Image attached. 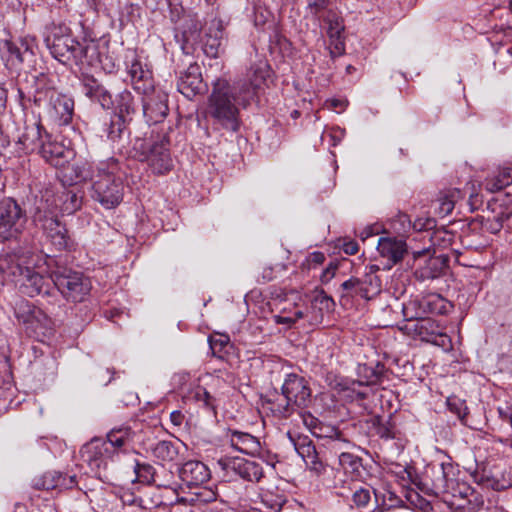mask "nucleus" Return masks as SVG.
Segmentation results:
<instances>
[{
    "label": "nucleus",
    "instance_id": "nucleus-44",
    "mask_svg": "<svg viewBox=\"0 0 512 512\" xmlns=\"http://www.w3.org/2000/svg\"><path fill=\"white\" fill-rule=\"evenodd\" d=\"M387 372L388 370L381 362H376L373 366L365 365L363 367V375L368 385L381 384L387 378Z\"/></svg>",
    "mask_w": 512,
    "mask_h": 512
},
{
    "label": "nucleus",
    "instance_id": "nucleus-51",
    "mask_svg": "<svg viewBox=\"0 0 512 512\" xmlns=\"http://www.w3.org/2000/svg\"><path fill=\"white\" fill-rule=\"evenodd\" d=\"M304 462L307 468L315 472L317 475H321L326 469L323 462L319 459L317 451L304 460Z\"/></svg>",
    "mask_w": 512,
    "mask_h": 512
},
{
    "label": "nucleus",
    "instance_id": "nucleus-12",
    "mask_svg": "<svg viewBox=\"0 0 512 512\" xmlns=\"http://www.w3.org/2000/svg\"><path fill=\"white\" fill-rule=\"evenodd\" d=\"M270 77V66L265 60H259L250 66L245 77L234 84L239 94V99L246 107L252 101L260 89L266 85Z\"/></svg>",
    "mask_w": 512,
    "mask_h": 512
},
{
    "label": "nucleus",
    "instance_id": "nucleus-14",
    "mask_svg": "<svg viewBox=\"0 0 512 512\" xmlns=\"http://www.w3.org/2000/svg\"><path fill=\"white\" fill-rule=\"evenodd\" d=\"M217 465L224 476H239L245 481L259 482L263 477V468L260 463L240 457H221Z\"/></svg>",
    "mask_w": 512,
    "mask_h": 512
},
{
    "label": "nucleus",
    "instance_id": "nucleus-9",
    "mask_svg": "<svg viewBox=\"0 0 512 512\" xmlns=\"http://www.w3.org/2000/svg\"><path fill=\"white\" fill-rule=\"evenodd\" d=\"M26 222V211L16 200L8 197L0 201V242H21Z\"/></svg>",
    "mask_w": 512,
    "mask_h": 512
},
{
    "label": "nucleus",
    "instance_id": "nucleus-47",
    "mask_svg": "<svg viewBox=\"0 0 512 512\" xmlns=\"http://www.w3.org/2000/svg\"><path fill=\"white\" fill-rule=\"evenodd\" d=\"M376 434L385 440L397 438V429L395 423L389 417L386 421H382L380 417H377L374 421Z\"/></svg>",
    "mask_w": 512,
    "mask_h": 512
},
{
    "label": "nucleus",
    "instance_id": "nucleus-36",
    "mask_svg": "<svg viewBox=\"0 0 512 512\" xmlns=\"http://www.w3.org/2000/svg\"><path fill=\"white\" fill-rule=\"evenodd\" d=\"M3 48L7 51V61L13 66L22 64L28 56L33 55L27 41L22 39L18 43L7 40L4 42Z\"/></svg>",
    "mask_w": 512,
    "mask_h": 512
},
{
    "label": "nucleus",
    "instance_id": "nucleus-13",
    "mask_svg": "<svg viewBox=\"0 0 512 512\" xmlns=\"http://www.w3.org/2000/svg\"><path fill=\"white\" fill-rule=\"evenodd\" d=\"M341 300L361 298L370 300L381 292V280L377 275L364 274L351 277L340 285Z\"/></svg>",
    "mask_w": 512,
    "mask_h": 512
},
{
    "label": "nucleus",
    "instance_id": "nucleus-21",
    "mask_svg": "<svg viewBox=\"0 0 512 512\" xmlns=\"http://www.w3.org/2000/svg\"><path fill=\"white\" fill-rule=\"evenodd\" d=\"M46 112L57 125H68L71 123L74 114V100L72 97L57 91L55 96H52Z\"/></svg>",
    "mask_w": 512,
    "mask_h": 512
},
{
    "label": "nucleus",
    "instance_id": "nucleus-58",
    "mask_svg": "<svg viewBox=\"0 0 512 512\" xmlns=\"http://www.w3.org/2000/svg\"><path fill=\"white\" fill-rule=\"evenodd\" d=\"M307 261L313 266L321 265L325 261V255L322 252L316 251L308 256Z\"/></svg>",
    "mask_w": 512,
    "mask_h": 512
},
{
    "label": "nucleus",
    "instance_id": "nucleus-37",
    "mask_svg": "<svg viewBox=\"0 0 512 512\" xmlns=\"http://www.w3.org/2000/svg\"><path fill=\"white\" fill-rule=\"evenodd\" d=\"M130 122L121 118L116 114H112L108 123L104 125V133L106 137L113 143L121 141L124 136L130 134L129 126Z\"/></svg>",
    "mask_w": 512,
    "mask_h": 512
},
{
    "label": "nucleus",
    "instance_id": "nucleus-42",
    "mask_svg": "<svg viewBox=\"0 0 512 512\" xmlns=\"http://www.w3.org/2000/svg\"><path fill=\"white\" fill-rule=\"evenodd\" d=\"M69 179L75 183L91 180L92 182L96 178V172L92 165L87 161H80L74 163L70 167V173L67 175Z\"/></svg>",
    "mask_w": 512,
    "mask_h": 512
},
{
    "label": "nucleus",
    "instance_id": "nucleus-27",
    "mask_svg": "<svg viewBox=\"0 0 512 512\" xmlns=\"http://www.w3.org/2000/svg\"><path fill=\"white\" fill-rule=\"evenodd\" d=\"M76 485V475H67L59 471H48L32 480L36 490L72 489Z\"/></svg>",
    "mask_w": 512,
    "mask_h": 512
},
{
    "label": "nucleus",
    "instance_id": "nucleus-43",
    "mask_svg": "<svg viewBox=\"0 0 512 512\" xmlns=\"http://www.w3.org/2000/svg\"><path fill=\"white\" fill-rule=\"evenodd\" d=\"M209 346L214 357L224 359L228 350L232 348L230 337L226 334L216 333L209 336Z\"/></svg>",
    "mask_w": 512,
    "mask_h": 512
},
{
    "label": "nucleus",
    "instance_id": "nucleus-15",
    "mask_svg": "<svg viewBox=\"0 0 512 512\" xmlns=\"http://www.w3.org/2000/svg\"><path fill=\"white\" fill-rule=\"evenodd\" d=\"M20 290L29 297L41 295L42 297H55L56 288L53 280V271L50 275H42L35 270L25 267V272L21 275Z\"/></svg>",
    "mask_w": 512,
    "mask_h": 512
},
{
    "label": "nucleus",
    "instance_id": "nucleus-31",
    "mask_svg": "<svg viewBox=\"0 0 512 512\" xmlns=\"http://www.w3.org/2000/svg\"><path fill=\"white\" fill-rule=\"evenodd\" d=\"M231 446L244 454L257 455L260 453L261 444L257 437L238 430H229Z\"/></svg>",
    "mask_w": 512,
    "mask_h": 512
},
{
    "label": "nucleus",
    "instance_id": "nucleus-49",
    "mask_svg": "<svg viewBox=\"0 0 512 512\" xmlns=\"http://www.w3.org/2000/svg\"><path fill=\"white\" fill-rule=\"evenodd\" d=\"M43 298L45 299V303H43L45 311L53 317L60 316L61 312L63 311V308L65 307L60 293L56 292L55 297Z\"/></svg>",
    "mask_w": 512,
    "mask_h": 512
},
{
    "label": "nucleus",
    "instance_id": "nucleus-34",
    "mask_svg": "<svg viewBox=\"0 0 512 512\" xmlns=\"http://www.w3.org/2000/svg\"><path fill=\"white\" fill-rule=\"evenodd\" d=\"M114 114L131 122L132 116L138 109V101L134 95L127 89L121 91L114 100Z\"/></svg>",
    "mask_w": 512,
    "mask_h": 512
},
{
    "label": "nucleus",
    "instance_id": "nucleus-11",
    "mask_svg": "<svg viewBox=\"0 0 512 512\" xmlns=\"http://www.w3.org/2000/svg\"><path fill=\"white\" fill-rule=\"evenodd\" d=\"M35 249V243L32 237H23L19 245L11 251L0 253V279L20 280L25 272V267L21 260L29 257Z\"/></svg>",
    "mask_w": 512,
    "mask_h": 512
},
{
    "label": "nucleus",
    "instance_id": "nucleus-54",
    "mask_svg": "<svg viewBox=\"0 0 512 512\" xmlns=\"http://www.w3.org/2000/svg\"><path fill=\"white\" fill-rule=\"evenodd\" d=\"M338 269L337 262H330L326 269L322 272L320 277L322 283H328L334 276Z\"/></svg>",
    "mask_w": 512,
    "mask_h": 512
},
{
    "label": "nucleus",
    "instance_id": "nucleus-19",
    "mask_svg": "<svg viewBox=\"0 0 512 512\" xmlns=\"http://www.w3.org/2000/svg\"><path fill=\"white\" fill-rule=\"evenodd\" d=\"M80 84L83 94L92 102L99 104L103 109L114 107V99L109 89L90 74H82Z\"/></svg>",
    "mask_w": 512,
    "mask_h": 512
},
{
    "label": "nucleus",
    "instance_id": "nucleus-48",
    "mask_svg": "<svg viewBox=\"0 0 512 512\" xmlns=\"http://www.w3.org/2000/svg\"><path fill=\"white\" fill-rule=\"evenodd\" d=\"M191 397L196 402L203 403L205 408L214 410L215 409V398L206 390L203 386H197L191 391Z\"/></svg>",
    "mask_w": 512,
    "mask_h": 512
},
{
    "label": "nucleus",
    "instance_id": "nucleus-4",
    "mask_svg": "<svg viewBox=\"0 0 512 512\" xmlns=\"http://www.w3.org/2000/svg\"><path fill=\"white\" fill-rule=\"evenodd\" d=\"M272 414L279 419H288L295 412L304 410L312 403V389L309 381L296 373H290L286 376L281 394L277 392L273 398H269Z\"/></svg>",
    "mask_w": 512,
    "mask_h": 512
},
{
    "label": "nucleus",
    "instance_id": "nucleus-40",
    "mask_svg": "<svg viewBox=\"0 0 512 512\" xmlns=\"http://www.w3.org/2000/svg\"><path fill=\"white\" fill-rule=\"evenodd\" d=\"M134 471L140 482H146L148 484H154L158 488L172 489L173 491H176L171 484L160 483L159 476L156 473L155 468L148 463L136 462Z\"/></svg>",
    "mask_w": 512,
    "mask_h": 512
},
{
    "label": "nucleus",
    "instance_id": "nucleus-57",
    "mask_svg": "<svg viewBox=\"0 0 512 512\" xmlns=\"http://www.w3.org/2000/svg\"><path fill=\"white\" fill-rule=\"evenodd\" d=\"M98 65H100L106 73L114 72L117 67L113 59L109 56L102 57V62H99Z\"/></svg>",
    "mask_w": 512,
    "mask_h": 512
},
{
    "label": "nucleus",
    "instance_id": "nucleus-1",
    "mask_svg": "<svg viewBox=\"0 0 512 512\" xmlns=\"http://www.w3.org/2000/svg\"><path fill=\"white\" fill-rule=\"evenodd\" d=\"M51 55L64 65L95 67L102 62L99 45L95 41H78L65 25L54 26L45 38Z\"/></svg>",
    "mask_w": 512,
    "mask_h": 512
},
{
    "label": "nucleus",
    "instance_id": "nucleus-24",
    "mask_svg": "<svg viewBox=\"0 0 512 512\" xmlns=\"http://www.w3.org/2000/svg\"><path fill=\"white\" fill-rule=\"evenodd\" d=\"M377 250L381 257L387 260L386 267L392 268L400 263L408 254L406 241L396 237H380L377 244Z\"/></svg>",
    "mask_w": 512,
    "mask_h": 512
},
{
    "label": "nucleus",
    "instance_id": "nucleus-3",
    "mask_svg": "<svg viewBox=\"0 0 512 512\" xmlns=\"http://www.w3.org/2000/svg\"><path fill=\"white\" fill-rule=\"evenodd\" d=\"M238 105L243 103L239 99L236 85H231L226 79H216L212 84L206 108V114L212 119L213 124L228 131H238L240 128Z\"/></svg>",
    "mask_w": 512,
    "mask_h": 512
},
{
    "label": "nucleus",
    "instance_id": "nucleus-29",
    "mask_svg": "<svg viewBox=\"0 0 512 512\" xmlns=\"http://www.w3.org/2000/svg\"><path fill=\"white\" fill-rule=\"evenodd\" d=\"M127 69L135 90L146 93L153 88L152 71L138 57L134 56L127 63Z\"/></svg>",
    "mask_w": 512,
    "mask_h": 512
},
{
    "label": "nucleus",
    "instance_id": "nucleus-61",
    "mask_svg": "<svg viewBox=\"0 0 512 512\" xmlns=\"http://www.w3.org/2000/svg\"><path fill=\"white\" fill-rule=\"evenodd\" d=\"M494 218L502 223V226H504V223L512 218V208H505L501 210L494 216Z\"/></svg>",
    "mask_w": 512,
    "mask_h": 512
},
{
    "label": "nucleus",
    "instance_id": "nucleus-56",
    "mask_svg": "<svg viewBox=\"0 0 512 512\" xmlns=\"http://www.w3.org/2000/svg\"><path fill=\"white\" fill-rule=\"evenodd\" d=\"M485 187L489 192L493 193L502 190L506 186L503 184V180L497 175L496 177L487 180Z\"/></svg>",
    "mask_w": 512,
    "mask_h": 512
},
{
    "label": "nucleus",
    "instance_id": "nucleus-25",
    "mask_svg": "<svg viewBox=\"0 0 512 512\" xmlns=\"http://www.w3.org/2000/svg\"><path fill=\"white\" fill-rule=\"evenodd\" d=\"M304 425L311 433L318 438H328L331 440L332 448H340V444H349L342 432L335 427L324 425L318 418L310 413L301 414Z\"/></svg>",
    "mask_w": 512,
    "mask_h": 512
},
{
    "label": "nucleus",
    "instance_id": "nucleus-64",
    "mask_svg": "<svg viewBox=\"0 0 512 512\" xmlns=\"http://www.w3.org/2000/svg\"><path fill=\"white\" fill-rule=\"evenodd\" d=\"M343 251L347 255H354L359 251V245L355 241H348L343 244Z\"/></svg>",
    "mask_w": 512,
    "mask_h": 512
},
{
    "label": "nucleus",
    "instance_id": "nucleus-50",
    "mask_svg": "<svg viewBox=\"0 0 512 512\" xmlns=\"http://www.w3.org/2000/svg\"><path fill=\"white\" fill-rule=\"evenodd\" d=\"M451 304L439 295H433L427 300V307L431 313L446 314Z\"/></svg>",
    "mask_w": 512,
    "mask_h": 512
},
{
    "label": "nucleus",
    "instance_id": "nucleus-5",
    "mask_svg": "<svg viewBox=\"0 0 512 512\" xmlns=\"http://www.w3.org/2000/svg\"><path fill=\"white\" fill-rule=\"evenodd\" d=\"M136 433L128 426L113 428L108 432L106 439L92 438L80 450L82 459L92 471L106 468L108 460L128 446Z\"/></svg>",
    "mask_w": 512,
    "mask_h": 512
},
{
    "label": "nucleus",
    "instance_id": "nucleus-20",
    "mask_svg": "<svg viewBox=\"0 0 512 512\" xmlns=\"http://www.w3.org/2000/svg\"><path fill=\"white\" fill-rule=\"evenodd\" d=\"M413 337H418L422 341L437 343V338L446 337L441 332L440 325L432 318L407 319V323L402 328Z\"/></svg>",
    "mask_w": 512,
    "mask_h": 512
},
{
    "label": "nucleus",
    "instance_id": "nucleus-35",
    "mask_svg": "<svg viewBox=\"0 0 512 512\" xmlns=\"http://www.w3.org/2000/svg\"><path fill=\"white\" fill-rule=\"evenodd\" d=\"M54 326L52 316L43 309L37 307L32 315L31 322L26 327V332L38 338L45 336L47 331H51Z\"/></svg>",
    "mask_w": 512,
    "mask_h": 512
},
{
    "label": "nucleus",
    "instance_id": "nucleus-30",
    "mask_svg": "<svg viewBox=\"0 0 512 512\" xmlns=\"http://www.w3.org/2000/svg\"><path fill=\"white\" fill-rule=\"evenodd\" d=\"M179 476L188 487H197L210 479V471L203 462L189 460L179 469Z\"/></svg>",
    "mask_w": 512,
    "mask_h": 512
},
{
    "label": "nucleus",
    "instance_id": "nucleus-8",
    "mask_svg": "<svg viewBox=\"0 0 512 512\" xmlns=\"http://www.w3.org/2000/svg\"><path fill=\"white\" fill-rule=\"evenodd\" d=\"M56 292L68 302L81 303L90 295L92 283L82 271L59 267L53 271Z\"/></svg>",
    "mask_w": 512,
    "mask_h": 512
},
{
    "label": "nucleus",
    "instance_id": "nucleus-6",
    "mask_svg": "<svg viewBox=\"0 0 512 512\" xmlns=\"http://www.w3.org/2000/svg\"><path fill=\"white\" fill-rule=\"evenodd\" d=\"M118 170V160L114 158L100 163L91 186V198L106 209L117 207L123 200L124 185L122 179L116 176Z\"/></svg>",
    "mask_w": 512,
    "mask_h": 512
},
{
    "label": "nucleus",
    "instance_id": "nucleus-28",
    "mask_svg": "<svg viewBox=\"0 0 512 512\" xmlns=\"http://www.w3.org/2000/svg\"><path fill=\"white\" fill-rule=\"evenodd\" d=\"M49 133L39 121L26 123L24 131L18 138V143L27 153L38 152Z\"/></svg>",
    "mask_w": 512,
    "mask_h": 512
},
{
    "label": "nucleus",
    "instance_id": "nucleus-7",
    "mask_svg": "<svg viewBox=\"0 0 512 512\" xmlns=\"http://www.w3.org/2000/svg\"><path fill=\"white\" fill-rule=\"evenodd\" d=\"M132 151L133 157L140 162H146L156 175H164L173 168L170 140L166 134L150 139L136 138Z\"/></svg>",
    "mask_w": 512,
    "mask_h": 512
},
{
    "label": "nucleus",
    "instance_id": "nucleus-17",
    "mask_svg": "<svg viewBox=\"0 0 512 512\" xmlns=\"http://www.w3.org/2000/svg\"><path fill=\"white\" fill-rule=\"evenodd\" d=\"M180 35H176V41L180 44L185 56H194L202 41V22L196 14L184 17L180 26Z\"/></svg>",
    "mask_w": 512,
    "mask_h": 512
},
{
    "label": "nucleus",
    "instance_id": "nucleus-38",
    "mask_svg": "<svg viewBox=\"0 0 512 512\" xmlns=\"http://www.w3.org/2000/svg\"><path fill=\"white\" fill-rule=\"evenodd\" d=\"M351 492V507L361 510L366 508L371 502L372 495L375 494V490L369 485H362L357 482H351L349 487Z\"/></svg>",
    "mask_w": 512,
    "mask_h": 512
},
{
    "label": "nucleus",
    "instance_id": "nucleus-10",
    "mask_svg": "<svg viewBox=\"0 0 512 512\" xmlns=\"http://www.w3.org/2000/svg\"><path fill=\"white\" fill-rule=\"evenodd\" d=\"M57 89L51 85L49 76L45 73L26 76L24 82L18 88V93L23 101L33 103L38 108L47 109L52 96Z\"/></svg>",
    "mask_w": 512,
    "mask_h": 512
},
{
    "label": "nucleus",
    "instance_id": "nucleus-62",
    "mask_svg": "<svg viewBox=\"0 0 512 512\" xmlns=\"http://www.w3.org/2000/svg\"><path fill=\"white\" fill-rule=\"evenodd\" d=\"M498 176L503 180V184L505 186H508L512 183V168L511 167H505L502 170H500Z\"/></svg>",
    "mask_w": 512,
    "mask_h": 512
},
{
    "label": "nucleus",
    "instance_id": "nucleus-39",
    "mask_svg": "<svg viewBox=\"0 0 512 512\" xmlns=\"http://www.w3.org/2000/svg\"><path fill=\"white\" fill-rule=\"evenodd\" d=\"M151 452L161 462H173L178 460L180 445L172 441L162 440L152 447Z\"/></svg>",
    "mask_w": 512,
    "mask_h": 512
},
{
    "label": "nucleus",
    "instance_id": "nucleus-26",
    "mask_svg": "<svg viewBox=\"0 0 512 512\" xmlns=\"http://www.w3.org/2000/svg\"><path fill=\"white\" fill-rule=\"evenodd\" d=\"M223 33V26L219 20H212L205 29L200 44L201 50L207 57L217 58L224 51Z\"/></svg>",
    "mask_w": 512,
    "mask_h": 512
},
{
    "label": "nucleus",
    "instance_id": "nucleus-16",
    "mask_svg": "<svg viewBox=\"0 0 512 512\" xmlns=\"http://www.w3.org/2000/svg\"><path fill=\"white\" fill-rule=\"evenodd\" d=\"M177 74V89L186 98L192 99L207 92L208 85L203 80L201 67L196 61H190L188 67L179 69Z\"/></svg>",
    "mask_w": 512,
    "mask_h": 512
},
{
    "label": "nucleus",
    "instance_id": "nucleus-63",
    "mask_svg": "<svg viewBox=\"0 0 512 512\" xmlns=\"http://www.w3.org/2000/svg\"><path fill=\"white\" fill-rule=\"evenodd\" d=\"M500 418L511 425L512 427V407L498 408Z\"/></svg>",
    "mask_w": 512,
    "mask_h": 512
},
{
    "label": "nucleus",
    "instance_id": "nucleus-23",
    "mask_svg": "<svg viewBox=\"0 0 512 512\" xmlns=\"http://www.w3.org/2000/svg\"><path fill=\"white\" fill-rule=\"evenodd\" d=\"M453 468L454 465L450 461L440 464H428L424 478L417 484L421 485L422 489H443L452 475Z\"/></svg>",
    "mask_w": 512,
    "mask_h": 512
},
{
    "label": "nucleus",
    "instance_id": "nucleus-52",
    "mask_svg": "<svg viewBox=\"0 0 512 512\" xmlns=\"http://www.w3.org/2000/svg\"><path fill=\"white\" fill-rule=\"evenodd\" d=\"M454 200L447 197L445 194L439 198V215L442 217L450 214L454 209Z\"/></svg>",
    "mask_w": 512,
    "mask_h": 512
},
{
    "label": "nucleus",
    "instance_id": "nucleus-2",
    "mask_svg": "<svg viewBox=\"0 0 512 512\" xmlns=\"http://www.w3.org/2000/svg\"><path fill=\"white\" fill-rule=\"evenodd\" d=\"M31 219L56 251H71L75 248L66 224L59 219L58 205L51 189L42 190L35 196Z\"/></svg>",
    "mask_w": 512,
    "mask_h": 512
},
{
    "label": "nucleus",
    "instance_id": "nucleus-45",
    "mask_svg": "<svg viewBox=\"0 0 512 512\" xmlns=\"http://www.w3.org/2000/svg\"><path fill=\"white\" fill-rule=\"evenodd\" d=\"M37 306L27 300H20L16 303L14 308V314L17 321L24 325L26 328L27 325L31 322L32 315L36 310Z\"/></svg>",
    "mask_w": 512,
    "mask_h": 512
},
{
    "label": "nucleus",
    "instance_id": "nucleus-18",
    "mask_svg": "<svg viewBox=\"0 0 512 512\" xmlns=\"http://www.w3.org/2000/svg\"><path fill=\"white\" fill-rule=\"evenodd\" d=\"M142 107L146 123L157 124L168 115V95L163 91L153 90L151 93H143Z\"/></svg>",
    "mask_w": 512,
    "mask_h": 512
},
{
    "label": "nucleus",
    "instance_id": "nucleus-59",
    "mask_svg": "<svg viewBox=\"0 0 512 512\" xmlns=\"http://www.w3.org/2000/svg\"><path fill=\"white\" fill-rule=\"evenodd\" d=\"M307 2L308 6L315 10V13H319L329 5L330 0H307Z\"/></svg>",
    "mask_w": 512,
    "mask_h": 512
},
{
    "label": "nucleus",
    "instance_id": "nucleus-53",
    "mask_svg": "<svg viewBox=\"0 0 512 512\" xmlns=\"http://www.w3.org/2000/svg\"><path fill=\"white\" fill-rule=\"evenodd\" d=\"M436 226V221L433 218L417 219L413 223L414 230L417 231H430Z\"/></svg>",
    "mask_w": 512,
    "mask_h": 512
},
{
    "label": "nucleus",
    "instance_id": "nucleus-60",
    "mask_svg": "<svg viewBox=\"0 0 512 512\" xmlns=\"http://www.w3.org/2000/svg\"><path fill=\"white\" fill-rule=\"evenodd\" d=\"M170 420L174 426L180 427L185 420V416L180 410H174L170 413Z\"/></svg>",
    "mask_w": 512,
    "mask_h": 512
},
{
    "label": "nucleus",
    "instance_id": "nucleus-32",
    "mask_svg": "<svg viewBox=\"0 0 512 512\" xmlns=\"http://www.w3.org/2000/svg\"><path fill=\"white\" fill-rule=\"evenodd\" d=\"M447 266V260L440 256H429L424 264L416 268L414 276L419 281L433 280L442 275Z\"/></svg>",
    "mask_w": 512,
    "mask_h": 512
},
{
    "label": "nucleus",
    "instance_id": "nucleus-41",
    "mask_svg": "<svg viewBox=\"0 0 512 512\" xmlns=\"http://www.w3.org/2000/svg\"><path fill=\"white\" fill-rule=\"evenodd\" d=\"M339 463L345 473L351 475L352 478H362L364 467L362 464V458L359 456L348 452H342L339 455Z\"/></svg>",
    "mask_w": 512,
    "mask_h": 512
},
{
    "label": "nucleus",
    "instance_id": "nucleus-22",
    "mask_svg": "<svg viewBox=\"0 0 512 512\" xmlns=\"http://www.w3.org/2000/svg\"><path fill=\"white\" fill-rule=\"evenodd\" d=\"M47 163L56 168L64 167L73 156V151L52 139L49 134L37 152Z\"/></svg>",
    "mask_w": 512,
    "mask_h": 512
},
{
    "label": "nucleus",
    "instance_id": "nucleus-33",
    "mask_svg": "<svg viewBox=\"0 0 512 512\" xmlns=\"http://www.w3.org/2000/svg\"><path fill=\"white\" fill-rule=\"evenodd\" d=\"M55 201L58 205V211L62 214H73L82 206L83 196L74 188L63 189L57 194L54 193Z\"/></svg>",
    "mask_w": 512,
    "mask_h": 512
},
{
    "label": "nucleus",
    "instance_id": "nucleus-46",
    "mask_svg": "<svg viewBox=\"0 0 512 512\" xmlns=\"http://www.w3.org/2000/svg\"><path fill=\"white\" fill-rule=\"evenodd\" d=\"M288 436L293 443L295 450L303 460H306L316 451L315 445L309 437L300 435L293 437L290 433H288Z\"/></svg>",
    "mask_w": 512,
    "mask_h": 512
},
{
    "label": "nucleus",
    "instance_id": "nucleus-55",
    "mask_svg": "<svg viewBox=\"0 0 512 512\" xmlns=\"http://www.w3.org/2000/svg\"><path fill=\"white\" fill-rule=\"evenodd\" d=\"M485 187L489 192L493 193L502 190L506 186L503 184V180L497 175L496 177L487 180Z\"/></svg>",
    "mask_w": 512,
    "mask_h": 512
}]
</instances>
